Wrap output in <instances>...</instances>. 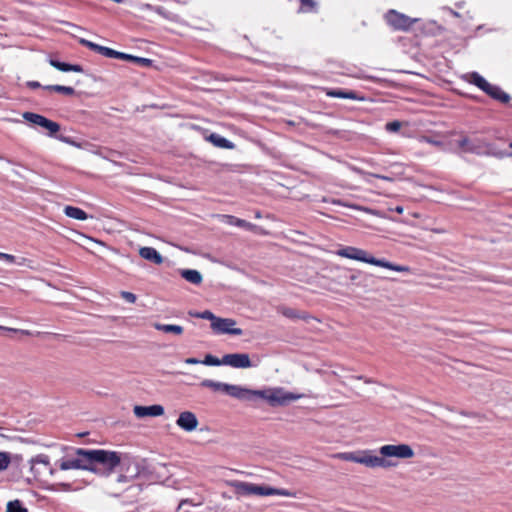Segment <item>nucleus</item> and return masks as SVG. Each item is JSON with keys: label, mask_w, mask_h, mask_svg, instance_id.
Returning <instances> with one entry per match:
<instances>
[{"label": "nucleus", "mask_w": 512, "mask_h": 512, "mask_svg": "<svg viewBox=\"0 0 512 512\" xmlns=\"http://www.w3.org/2000/svg\"><path fill=\"white\" fill-rule=\"evenodd\" d=\"M395 211L398 212V213H402L403 212V208L398 206V207H396Z\"/></svg>", "instance_id": "6e6d98bb"}, {"label": "nucleus", "mask_w": 512, "mask_h": 512, "mask_svg": "<svg viewBox=\"0 0 512 512\" xmlns=\"http://www.w3.org/2000/svg\"><path fill=\"white\" fill-rule=\"evenodd\" d=\"M387 24L394 30L408 31L416 21L405 14L399 13L396 10H389L385 14Z\"/></svg>", "instance_id": "39448f33"}, {"label": "nucleus", "mask_w": 512, "mask_h": 512, "mask_svg": "<svg viewBox=\"0 0 512 512\" xmlns=\"http://www.w3.org/2000/svg\"><path fill=\"white\" fill-rule=\"evenodd\" d=\"M21 332H22L23 334L30 335V332H29V331H27V330H21Z\"/></svg>", "instance_id": "13d9d810"}, {"label": "nucleus", "mask_w": 512, "mask_h": 512, "mask_svg": "<svg viewBox=\"0 0 512 512\" xmlns=\"http://www.w3.org/2000/svg\"><path fill=\"white\" fill-rule=\"evenodd\" d=\"M26 259L22 258L21 261L18 263L19 265H23L25 263Z\"/></svg>", "instance_id": "4d7b16f0"}, {"label": "nucleus", "mask_w": 512, "mask_h": 512, "mask_svg": "<svg viewBox=\"0 0 512 512\" xmlns=\"http://www.w3.org/2000/svg\"><path fill=\"white\" fill-rule=\"evenodd\" d=\"M225 217L228 219V223L231 225H236V226L244 228L246 230H252L253 228H255L254 224H252L246 220L239 219V218H236L231 215H226Z\"/></svg>", "instance_id": "393cba45"}, {"label": "nucleus", "mask_w": 512, "mask_h": 512, "mask_svg": "<svg viewBox=\"0 0 512 512\" xmlns=\"http://www.w3.org/2000/svg\"><path fill=\"white\" fill-rule=\"evenodd\" d=\"M236 321L231 318H219L216 322L211 323V328L218 334H230L240 336L243 334L242 329L235 328Z\"/></svg>", "instance_id": "1a4fd4ad"}, {"label": "nucleus", "mask_w": 512, "mask_h": 512, "mask_svg": "<svg viewBox=\"0 0 512 512\" xmlns=\"http://www.w3.org/2000/svg\"><path fill=\"white\" fill-rule=\"evenodd\" d=\"M155 12H157L160 15H164V8L163 7H156Z\"/></svg>", "instance_id": "603ef678"}, {"label": "nucleus", "mask_w": 512, "mask_h": 512, "mask_svg": "<svg viewBox=\"0 0 512 512\" xmlns=\"http://www.w3.org/2000/svg\"><path fill=\"white\" fill-rule=\"evenodd\" d=\"M120 296L128 303H135L137 300V296L134 293L128 291H121Z\"/></svg>", "instance_id": "58836bf2"}, {"label": "nucleus", "mask_w": 512, "mask_h": 512, "mask_svg": "<svg viewBox=\"0 0 512 512\" xmlns=\"http://www.w3.org/2000/svg\"><path fill=\"white\" fill-rule=\"evenodd\" d=\"M45 89L49 91H54L58 93H62L67 96H72L75 94V89L70 86H63V85H48L45 87Z\"/></svg>", "instance_id": "a878e982"}, {"label": "nucleus", "mask_w": 512, "mask_h": 512, "mask_svg": "<svg viewBox=\"0 0 512 512\" xmlns=\"http://www.w3.org/2000/svg\"><path fill=\"white\" fill-rule=\"evenodd\" d=\"M359 464H363L369 468H376V467L389 468V467L396 465L392 461L383 458L382 455L381 456L373 455L372 451H370V450L361 451V455L359 458Z\"/></svg>", "instance_id": "0eeeda50"}, {"label": "nucleus", "mask_w": 512, "mask_h": 512, "mask_svg": "<svg viewBox=\"0 0 512 512\" xmlns=\"http://www.w3.org/2000/svg\"><path fill=\"white\" fill-rule=\"evenodd\" d=\"M29 86L32 88H38L40 87V84L38 82H29Z\"/></svg>", "instance_id": "864d4df0"}, {"label": "nucleus", "mask_w": 512, "mask_h": 512, "mask_svg": "<svg viewBox=\"0 0 512 512\" xmlns=\"http://www.w3.org/2000/svg\"><path fill=\"white\" fill-rule=\"evenodd\" d=\"M355 378H356V379H358V380H364V381H365V383H374V381H373L372 379H370V378H364L363 376H357V377H355Z\"/></svg>", "instance_id": "3c124183"}, {"label": "nucleus", "mask_w": 512, "mask_h": 512, "mask_svg": "<svg viewBox=\"0 0 512 512\" xmlns=\"http://www.w3.org/2000/svg\"><path fill=\"white\" fill-rule=\"evenodd\" d=\"M139 255L154 264L160 265L163 263L162 255L153 247H141Z\"/></svg>", "instance_id": "dca6fc26"}, {"label": "nucleus", "mask_w": 512, "mask_h": 512, "mask_svg": "<svg viewBox=\"0 0 512 512\" xmlns=\"http://www.w3.org/2000/svg\"><path fill=\"white\" fill-rule=\"evenodd\" d=\"M64 213L66 216L77 220H86L88 218V214L84 210L74 206H66Z\"/></svg>", "instance_id": "5701e85b"}, {"label": "nucleus", "mask_w": 512, "mask_h": 512, "mask_svg": "<svg viewBox=\"0 0 512 512\" xmlns=\"http://www.w3.org/2000/svg\"><path fill=\"white\" fill-rule=\"evenodd\" d=\"M130 62H133L142 67H151L153 64V60L149 58L138 57L134 55L132 56V60Z\"/></svg>", "instance_id": "72a5a7b5"}, {"label": "nucleus", "mask_w": 512, "mask_h": 512, "mask_svg": "<svg viewBox=\"0 0 512 512\" xmlns=\"http://www.w3.org/2000/svg\"><path fill=\"white\" fill-rule=\"evenodd\" d=\"M11 462L8 452H0V471L6 470Z\"/></svg>", "instance_id": "f704fd0d"}, {"label": "nucleus", "mask_w": 512, "mask_h": 512, "mask_svg": "<svg viewBox=\"0 0 512 512\" xmlns=\"http://www.w3.org/2000/svg\"><path fill=\"white\" fill-rule=\"evenodd\" d=\"M483 92H485L492 99H494L502 104L508 103L511 99L510 95L507 94L506 92H504L499 86L492 85L490 83H489V87L486 90H484Z\"/></svg>", "instance_id": "4468645a"}, {"label": "nucleus", "mask_w": 512, "mask_h": 512, "mask_svg": "<svg viewBox=\"0 0 512 512\" xmlns=\"http://www.w3.org/2000/svg\"><path fill=\"white\" fill-rule=\"evenodd\" d=\"M378 262L381 263V264H375V266H380V267H384V268H388L390 270H394V271H399V272H402V271H408V267H405V266H399V265H394L388 261H385L384 259H378Z\"/></svg>", "instance_id": "cd10ccee"}, {"label": "nucleus", "mask_w": 512, "mask_h": 512, "mask_svg": "<svg viewBox=\"0 0 512 512\" xmlns=\"http://www.w3.org/2000/svg\"><path fill=\"white\" fill-rule=\"evenodd\" d=\"M145 6H146L148 9H151V8H152V6H151L150 4H146Z\"/></svg>", "instance_id": "052dcab7"}, {"label": "nucleus", "mask_w": 512, "mask_h": 512, "mask_svg": "<svg viewBox=\"0 0 512 512\" xmlns=\"http://www.w3.org/2000/svg\"><path fill=\"white\" fill-rule=\"evenodd\" d=\"M458 147L463 149L464 151H472V147L469 144V141L466 138H463L458 141Z\"/></svg>", "instance_id": "ea45409f"}, {"label": "nucleus", "mask_w": 512, "mask_h": 512, "mask_svg": "<svg viewBox=\"0 0 512 512\" xmlns=\"http://www.w3.org/2000/svg\"><path fill=\"white\" fill-rule=\"evenodd\" d=\"M0 259L5 260L9 263H14L16 258L14 255L0 252Z\"/></svg>", "instance_id": "c03bdc74"}, {"label": "nucleus", "mask_w": 512, "mask_h": 512, "mask_svg": "<svg viewBox=\"0 0 512 512\" xmlns=\"http://www.w3.org/2000/svg\"><path fill=\"white\" fill-rule=\"evenodd\" d=\"M79 42H80L81 45H83V46L87 47L88 49L98 53L99 47H100L99 44H96V43H94L92 41H89V40L83 39V38H81Z\"/></svg>", "instance_id": "e433bc0d"}, {"label": "nucleus", "mask_w": 512, "mask_h": 512, "mask_svg": "<svg viewBox=\"0 0 512 512\" xmlns=\"http://www.w3.org/2000/svg\"><path fill=\"white\" fill-rule=\"evenodd\" d=\"M89 449L72 448L71 451L59 461L61 470H86L90 471Z\"/></svg>", "instance_id": "7ed1b4c3"}, {"label": "nucleus", "mask_w": 512, "mask_h": 512, "mask_svg": "<svg viewBox=\"0 0 512 512\" xmlns=\"http://www.w3.org/2000/svg\"><path fill=\"white\" fill-rule=\"evenodd\" d=\"M235 488L238 494L241 495H257V484L248 482H237Z\"/></svg>", "instance_id": "4be33fe9"}, {"label": "nucleus", "mask_w": 512, "mask_h": 512, "mask_svg": "<svg viewBox=\"0 0 512 512\" xmlns=\"http://www.w3.org/2000/svg\"><path fill=\"white\" fill-rule=\"evenodd\" d=\"M7 332H18L17 329H14V328H8V327H4V326H0V334H4V333H7Z\"/></svg>", "instance_id": "a18cd8bd"}, {"label": "nucleus", "mask_w": 512, "mask_h": 512, "mask_svg": "<svg viewBox=\"0 0 512 512\" xmlns=\"http://www.w3.org/2000/svg\"><path fill=\"white\" fill-rule=\"evenodd\" d=\"M59 487L63 491H70L72 489L71 484H69V483H60Z\"/></svg>", "instance_id": "09e8293b"}, {"label": "nucleus", "mask_w": 512, "mask_h": 512, "mask_svg": "<svg viewBox=\"0 0 512 512\" xmlns=\"http://www.w3.org/2000/svg\"><path fill=\"white\" fill-rule=\"evenodd\" d=\"M301 10L303 12H314L316 11L317 4L314 0H300Z\"/></svg>", "instance_id": "473e14b6"}, {"label": "nucleus", "mask_w": 512, "mask_h": 512, "mask_svg": "<svg viewBox=\"0 0 512 512\" xmlns=\"http://www.w3.org/2000/svg\"><path fill=\"white\" fill-rule=\"evenodd\" d=\"M205 138L208 141H210L214 146L219 148L233 149L235 147L231 141L216 133H212L209 136H206Z\"/></svg>", "instance_id": "6ab92c4d"}, {"label": "nucleus", "mask_w": 512, "mask_h": 512, "mask_svg": "<svg viewBox=\"0 0 512 512\" xmlns=\"http://www.w3.org/2000/svg\"><path fill=\"white\" fill-rule=\"evenodd\" d=\"M326 95L333 98H343V99H360L358 97L357 92L353 90H346L341 88H335V89H326Z\"/></svg>", "instance_id": "f3484780"}, {"label": "nucleus", "mask_w": 512, "mask_h": 512, "mask_svg": "<svg viewBox=\"0 0 512 512\" xmlns=\"http://www.w3.org/2000/svg\"><path fill=\"white\" fill-rule=\"evenodd\" d=\"M132 56L131 54H126V53H123V52H119V51H116V55H115V59H120V60H124V61H131L132 60Z\"/></svg>", "instance_id": "79ce46f5"}, {"label": "nucleus", "mask_w": 512, "mask_h": 512, "mask_svg": "<svg viewBox=\"0 0 512 512\" xmlns=\"http://www.w3.org/2000/svg\"><path fill=\"white\" fill-rule=\"evenodd\" d=\"M331 203L335 204V205H342V206L350 207L353 209H360L359 206L354 205V204H347V203L343 202L341 199H332Z\"/></svg>", "instance_id": "a19ab883"}, {"label": "nucleus", "mask_w": 512, "mask_h": 512, "mask_svg": "<svg viewBox=\"0 0 512 512\" xmlns=\"http://www.w3.org/2000/svg\"><path fill=\"white\" fill-rule=\"evenodd\" d=\"M89 466L90 472L108 477L121 463V454L116 451L104 449H89Z\"/></svg>", "instance_id": "f03ea898"}, {"label": "nucleus", "mask_w": 512, "mask_h": 512, "mask_svg": "<svg viewBox=\"0 0 512 512\" xmlns=\"http://www.w3.org/2000/svg\"><path fill=\"white\" fill-rule=\"evenodd\" d=\"M98 53L108 58H115L116 50L100 45Z\"/></svg>", "instance_id": "c9c22d12"}, {"label": "nucleus", "mask_w": 512, "mask_h": 512, "mask_svg": "<svg viewBox=\"0 0 512 512\" xmlns=\"http://www.w3.org/2000/svg\"><path fill=\"white\" fill-rule=\"evenodd\" d=\"M59 132H60V130H48V136L58 138L62 141L70 143L72 145H77L74 141H71L69 138L63 137Z\"/></svg>", "instance_id": "4c0bfd02"}, {"label": "nucleus", "mask_w": 512, "mask_h": 512, "mask_svg": "<svg viewBox=\"0 0 512 512\" xmlns=\"http://www.w3.org/2000/svg\"><path fill=\"white\" fill-rule=\"evenodd\" d=\"M31 472L35 477L41 476L45 473L53 475L55 470L51 467L49 457L47 455L40 454L35 458L31 459Z\"/></svg>", "instance_id": "9d476101"}, {"label": "nucleus", "mask_w": 512, "mask_h": 512, "mask_svg": "<svg viewBox=\"0 0 512 512\" xmlns=\"http://www.w3.org/2000/svg\"><path fill=\"white\" fill-rule=\"evenodd\" d=\"M223 365L231 366L233 368L245 369L255 366L247 353H231L225 354L222 357Z\"/></svg>", "instance_id": "6e6552de"}, {"label": "nucleus", "mask_w": 512, "mask_h": 512, "mask_svg": "<svg viewBox=\"0 0 512 512\" xmlns=\"http://www.w3.org/2000/svg\"><path fill=\"white\" fill-rule=\"evenodd\" d=\"M257 495L259 496H270V495H280L285 497H294L295 494L287 489L282 488H273L266 485H258Z\"/></svg>", "instance_id": "2eb2a0df"}, {"label": "nucleus", "mask_w": 512, "mask_h": 512, "mask_svg": "<svg viewBox=\"0 0 512 512\" xmlns=\"http://www.w3.org/2000/svg\"><path fill=\"white\" fill-rule=\"evenodd\" d=\"M23 118L27 120L29 123L33 125L40 126L42 128H60V126L47 118H45L42 115L32 113V112H25L23 114Z\"/></svg>", "instance_id": "ddd939ff"}, {"label": "nucleus", "mask_w": 512, "mask_h": 512, "mask_svg": "<svg viewBox=\"0 0 512 512\" xmlns=\"http://www.w3.org/2000/svg\"><path fill=\"white\" fill-rule=\"evenodd\" d=\"M202 364L207 366H220L223 365L222 358L219 359L211 354H207L205 358L201 361Z\"/></svg>", "instance_id": "2f4dec72"}, {"label": "nucleus", "mask_w": 512, "mask_h": 512, "mask_svg": "<svg viewBox=\"0 0 512 512\" xmlns=\"http://www.w3.org/2000/svg\"><path fill=\"white\" fill-rule=\"evenodd\" d=\"M464 77L467 82L477 86L482 91L489 87V82L477 72L468 73Z\"/></svg>", "instance_id": "a211bd4d"}, {"label": "nucleus", "mask_w": 512, "mask_h": 512, "mask_svg": "<svg viewBox=\"0 0 512 512\" xmlns=\"http://www.w3.org/2000/svg\"><path fill=\"white\" fill-rule=\"evenodd\" d=\"M185 363H186V364L195 365V364H199V363H201V361H200V360H198L197 358H193V357H191V358H187V359H185Z\"/></svg>", "instance_id": "de8ad7c7"}, {"label": "nucleus", "mask_w": 512, "mask_h": 512, "mask_svg": "<svg viewBox=\"0 0 512 512\" xmlns=\"http://www.w3.org/2000/svg\"><path fill=\"white\" fill-rule=\"evenodd\" d=\"M371 176H373L375 178L382 179V180L392 181L391 177L380 175V174H371Z\"/></svg>", "instance_id": "8fccbe9b"}, {"label": "nucleus", "mask_w": 512, "mask_h": 512, "mask_svg": "<svg viewBox=\"0 0 512 512\" xmlns=\"http://www.w3.org/2000/svg\"><path fill=\"white\" fill-rule=\"evenodd\" d=\"M336 253L338 256H341L344 258L353 259V260L365 262V263L372 264V265L380 264L378 262L377 258L369 255L365 250L360 249V248L346 246V247L339 249Z\"/></svg>", "instance_id": "423d86ee"}, {"label": "nucleus", "mask_w": 512, "mask_h": 512, "mask_svg": "<svg viewBox=\"0 0 512 512\" xmlns=\"http://www.w3.org/2000/svg\"><path fill=\"white\" fill-rule=\"evenodd\" d=\"M181 276L188 282L199 285L202 283L203 277L201 273L194 269H183L180 271Z\"/></svg>", "instance_id": "412c9836"}, {"label": "nucleus", "mask_w": 512, "mask_h": 512, "mask_svg": "<svg viewBox=\"0 0 512 512\" xmlns=\"http://www.w3.org/2000/svg\"><path fill=\"white\" fill-rule=\"evenodd\" d=\"M176 424L184 431L191 432L197 428L199 422L193 412L184 411L180 413L178 419L176 420Z\"/></svg>", "instance_id": "9b49d317"}, {"label": "nucleus", "mask_w": 512, "mask_h": 512, "mask_svg": "<svg viewBox=\"0 0 512 512\" xmlns=\"http://www.w3.org/2000/svg\"><path fill=\"white\" fill-rule=\"evenodd\" d=\"M281 313L289 319H306L304 313L293 308L283 307Z\"/></svg>", "instance_id": "bb28decb"}, {"label": "nucleus", "mask_w": 512, "mask_h": 512, "mask_svg": "<svg viewBox=\"0 0 512 512\" xmlns=\"http://www.w3.org/2000/svg\"><path fill=\"white\" fill-rule=\"evenodd\" d=\"M6 512H28V510L19 500H14L8 502Z\"/></svg>", "instance_id": "c756f323"}, {"label": "nucleus", "mask_w": 512, "mask_h": 512, "mask_svg": "<svg viewBox=\"0 0 512 512\" xmlns=\"http://www.w3.org/2000/svg\"><path fill=\"white\" fill-rule=\"evenodd\" d=\"M356 278H357V277H356L355 275H351V276H350V279H351L352 281H354Z\"/></svg>", "instance_id": "bf43d9fd"}, {"label": "nucleus", "mask_w": 512, "mask_h": 512, "mask_svg": "<svg viewBox=\"0 0 512 512\" xmlns=\"http://www.w3.org/2000/svg\"><path fill=\"white\" fill-rule=\"evenodd\" d=\"M49 63L51 66H53L54 68H56L62 72H70V71L82 72L83 71L82 67L77 64L64 63V62H60L55 59H50Z\"/></svg>", "instance_id": "aec40b11"}, {"label": "nucleus", "mask_w": 512, "mask_h": 512, "mask_svg": "<svg viewBox=\"0 0 512 512\" xmlns=\"http://www.w3.org/2000/svg\"><path fill=\"white\" fill-rule=\"evenodd\" d=\"M189 314L193 317H196V318H201V319H206V320H210L211 323L212 322H216L218 317H216L211 311L209 310H205L203 312H189Z\"/></svg>", "instance_id": "c85d7f7f"}, {"label": "nucleus", "mask_w": 512, "mask_h": 512, "mask_svg": "<svg viewBox=\"0 0 512 512\" xmlns=\"http://www.w3.org/2000/svg\"><path fill=\"white\" fill-rule=\"evenodd\" d=\"M509 146L512 148V142L509 144Z\"/></svg>", "instance_id": "680f3d73"}, {"label": "nucleus", "mask_w": 512, "mask_h": 512, "mask_svg": "<svg viewBox=\"0 0 512 512\" xmlns=\"http://www.w3.org/2000/svg\"><path fill=\"white\" fill-rule=\"evenodd\" d=\"M380 455L383 458L395 457L399 459H409L414 457L415 453L412 447L408 444H387L379 448Z\"/></svg>", "instance_id": "20e7f679"}, {"label": "nucleus", "mask_w": 512, "mask_h": 512, "mask_svg": "<svg viewBox=\"0 0 512 512\" xmlns=\"http://www.w3.org/2000/svg\"><path fill=\"white\" fill-rule=\"evenodd\" d=\"M118 481L119 482L126 481V477L124 475H120L119 478H118Z\"/></svg>", "instance_id": "5fc2aeb1"}, {"label": "nucleus", "mask_w": 512, "mask_h": 512, "mask_svg": "<svg viewBox=\"0 0 512 512\" xmlns=\"http://www.w3.org/2000/svg\"><path fill=\"white\" fill-rule=\"evenodd\" d=\"M360 455H361V452H357V453H355V452H345V453L338 454L337 457L342 459V460H345V461L359 463Z\"/></svg>", "instance_id": "7c9ffc66"}, {"label": "nucleus", "mask_w": 512, "mask_h": 512, "mask_svg": "<svg viewBox=\"0 0 512 512\" xmlns=\"http://www.w3.org/2000/svg\"><path fill=\"white\" fill-rule=\"evenodd\" d=\"M420 141H424V142H427V143H433L435 145H441V142L436 141V140H432V139H430L428 137H425V136L421 137Z\"/></svg>", "instance_id": "49530a36"}, {"label": "nucleus", "mask_w": 512, "mask_h": 512, "mask_svg": "<svg viewBox=\"0 0 512 512\" xmlns=\"http://www.w3.org/2000/svg\"><path fill=\"white\" fill-rule=\"evenodd\" d=\"M154 328L158 331L164 332V333H173L176 335H181L184 331L183 327L180 325H174V324H161V323H155Z\"/></svg>", "instance_id": "b1692460"}, {"label": "nucleus", "mask_w": 512, "mask_h": 512, "mask_svg": "<svg viewBox=\"0 0 512 512\" xmlns=\"http://www.w3.org/2000/svg\"><path fill=\"white\" fill-rule=\"evenodd\" d=\"M200 385L214 391H222L241 401L256 402L259 399L265 400L271 407L287 406L303 396L302 394L288 392L282 387L252 390L239 385L217 382L210 379L203 380Z\"/></svg>", "instance_id": "f257e3e1"}, {"label": "nucleus", "mask_w": 512, "mask_h": 512, "mask_svg": "<svg viewBox=\"0 0 512 512\" xmlns=\"http://www.w3.org/2000/svg\"><path fill=\"white\" fill-rule=\"evenodd\" d=\"M403 123L399 120H393L390 122H387L385 125V128H402Z\"/></svg>", "instance_id": "37998d69"}, {"label": "nucleus", "mask_w": 512, "mask_h": 512, "mask_svg": "<svg viewBox=\"0 0 512 512\" xmlns=\"http://www.w3.org/2000/svg\"><path fill=\"white\" fill-rule=\"evenodd\" d=\"M133 412L136 417L144 418L147 416L158 417L164 414V407L159 404L151 405V406H134Z\"/></svg>", "instance_id": "f8f14e48"}]
</instances>
